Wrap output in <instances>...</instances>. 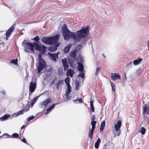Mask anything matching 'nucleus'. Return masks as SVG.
<instances>
[{"mask_svg":"<svg viewBox=\"0 0 149 149\" xmlns=\"http://www.w3.org/2000/svg\"><path fill=\"white\" fill-rule=\"evenodd\" d=\"M89 26L84 27L76 32H72L69 31L66 25L64 24L62 27V32L65 40L73 39L75 42L81 40L82 44L85 45L87 40L86 38L89 32Z\"/></svg>","mask_w":149,"mask_h":149,"instance_id":"nucleus-1","label":"nucleus"},{"mask_svg":"<svg viewBox=\"0 0 149 149\" xmlns=\"http://www.w3.org/2000/svg\"><path fill=\"white\" fill-rule=\"evenodd\" d=\"M25 44L26 45L24 47L25 52H29L30 53H33L34 52V47H35V50L42 51V53H44L46 51L47 47L42 45L40 42H34L33 43L26 42Z\"/></svg>","mask_w":149,"mask_h":149,"instance_id":"nucleus-2","label":"nucleus"},{"mask_svg":"<svg viewBox=\"0 0 149 149\" xmlns=\"http://www.w3.org/2000/svg\"><path fill=\"white\" fill-rule=\"evenodd\" d=\"M59 38V36L58 34H57L54 37L49 38L44 37L42 38V41L45 43L51 45L57 43Z\"/></svg>","mask_w":149,"mask_h":149,"instance_id":"nucleus-3","label":"nucleus"},{"mask_svg":"<svg viewBox=\"0 0 149 149\" xmlns=\"http://www.w3.org/2000/svg\"><path fill=\"white\" fill-rule=\"evenodd\" d=\"M39 62L38 66V73H39L44 69L45 67L46 64L45 61L42 59V56L41 54L38 55Z\"/></svg>","mask_w":149,"mask_h":149,"instance_id":"nucleus-4","label":"nucleus"},{"mask_svg":"<svg viewBox=\"0 0 149 149\" xmlns=\"http://www.w3.org/2000/svg\"><path fill=\"white\" fill-rule=\"evenodd\" d=\"M53 68L50 65H47L46 67V70L44 71L45 75L46 77L51 76L52 74Z\"/></svg>","mask_w":149,"mask_h":149,"instance_id":"nucleus-5","label":"nucleus"},{"mask_svg":"<svg viewBox=\"0 0 149 149\" xmlns=\"http://www.w3.org/2000/svg\"><path fill=\"white\" fill-rule=\"evenodd\" d=\"M36 87V82H33L31 81L29 85V91L31 93H33L35 90Z\"/></svg>","mask_w":149,"mask_h":149,"instance_id":"nucleus-6","label":"nucleus"},{"mask_svg":"<svg viewBox=\"0 0 149 149\" xmlns=\"http://www.w3.org/2000/svg\"><path fill=\"white\" fill-rule=\"evenodd\" d=\"M52 101L51 99L48 98L45 100H44L42 102H40V106L41 108H44L49 103H50Z\"/></svg>","mask_w":149,"mask_h":149,"instance_id":"nucleus-7","label":"nucleus"},{"mask_svg":"<svg viewBox=\"0 0 149 149\" xmlns=\"http://www.w3.org/2000/svg\"><path fill=\"white\" fill-rule=\"evenodd\" d=\"M15 25L14 24L10 27V28L7 31L6 34V38H8L10 34H11L15 28Z\"/></svg>","mask_w":149,"mask_h":149,"instance_id":"nucleus-8","label":"nucleus"},{"mask_svg":"<svg viewBox=\"0 0 149 149\" xmlns=\"http://www.w3.org/2000/svg\"><path fill=\"white\" fill-rule=\"evenodd\" d=\"M59 54V52H57L56 54V53L54 54H52L50 52H48L47 54L50 56L51 59L54 61H56V59L58 58V55Z\"/></svg>","mask_w":149,"mask_h":149,"instance_id":"nucleus-9","label":"nucleus"},{"mask_svg":"<svg viewBox=\"0 0 149 149\" xmlns=\"http://www.w3.org/2000/svg\"><path fill=\"white\" fill-rule=\"evenodd\" d=\"M68 63L69 64L70 66L72 68H74L75 66V59L74 58H68Z\"/></svg>","mask_w":149,"mask_h":149,"instance_id":"nucleus-10","label":"nucleus"},{"mask_svg":"<svg viewBox=\"0 0 149 149\" xmlns=\"http://www.w3.org/2000/svg\"><path fill=\"white\" fill-rule=\"evenodd\" d=\"M111 78L113 81H115L117 79H120L121 78L119 74L118 73H112L111 75Z\"/></svg>","mask_w":149,"mask_h":149,"instance_id":"nucleus-11","label":"nucleus"},{"mask_svg":"<svg viewBox=\"0 0 149 149\" xmlns=\"http://www.w3.org/2000/svg\"><path fill=\"white\" fill-rule=\"evenodd\" d=\"M79 59L82 60L81 58H79L78 59L77 61V62L78 65V66L77 67V69L79 71L81 72H82L84 70V66L83 64L79 62Z\"/></svg>","mask_w":149,"mask_h":149,"instance_id":"nucleus-12","label":"nucleus"},{"mask_svg":"<svg viewBox=\"0 0 149 149\" xmlns=\"http://www.w3.org/2000/svg\"><path fill=\"white\" fill-rule=\"evenodd\" d=\"M143 114L145 115V113L147 114H149V104L145 105L143 107Z\"/></svg>","mask_w":149,"mask_h":149,"instance_id":"nucleus-13","label":"nucleus"},{"mask_svg":"<svg viewBox=\"0 0 149 149\" xmlns=\"http://www.w3.org/2000/svg\"><path fill=\"white\" fill-rule=\"evenodd\" d=\"M62 62L63 64V66L64 68V71H65L69 67V65L67 63V61L66 58H65L62 59Z\"/></svg>","mask_w":149,"mask_h":149,"instance_id":"nucleus-14","label":"nucleus"},{"mask_svg":"<svg viewBox=\"0 0 149 149\" xmlns=\"http://www.w3.org/2000/svg\"><path fill=\"white\" fill-rule=\"evenodd\" d=\"M121 125V121L119 120L118 121L117 124L114 125V128L116 131H118Z\"/></svg>","mask_w":149,"mask_h":149,"instance_id":"nucleus-15","label":"nucleus"},{"mask_svg":"<svg viewBox=\"0 0 149 149\" xmlns=\"http://www.w3.org/2000/svg\"><path fill=\"white\" fill-rule=\"evenodd\" d=\"M74 73V70H72L71 69H69L67 70V72L66 73L67 76L68 77L69 76L71 77H72Z\"/></svg>","mask_w":149,"mask_h":149,"instance_id":"nucleus-16","label":"nucleus"},{"mask_svg":"<svg viewBox=\"0 0 149 149\" xmlns=\"http://www.w3.org/2000/svg\"><path fill=\"white\" fill-rule=\"evenodd\" d=\"M76 50H74L70 54V57L69 58H76Z\"/></svg>","mask_w":149,"mask_h":149,"instance_id":"nucleus-17","label":"nucleus"},{"mask_svg":"<svg viewBox=\"0 0 149 149\" xmlns=\"http://www.w3.org/2000/svg\"><path fill=\"white\" fill-rule=\"evenodd\" d=\"M72 45L69 44L67 45L66 46L64 47L63 49V52L64 53H67L69 51L70 48L72 46Z\"/></svg>","mask_w":149,"mask_h":149,"instance_id":"nucleus-18","label":"nucleus"},{"mask_svg":"<svg viewBox=\"0 0 149 149\" xmlns=\"http://www.w3.org/2000/svg\"><path fill=\"white\" fill-rule=\"evenodd\" d=\"M59 45L58 44L55 46H51L49 48V50L50 52H53L57 49V47Z\"/></svg>","mask_w":149,"mask_h":149,"instance_id":"nucleus-19","label":"nucleus"},{"mask_svg":"<svg viewBox=\"0 0 149 149\" xmlns=\"http://www.w3.org/2000/svg\"><path fill=\"white\" fill-rule=\"evenodd\" d=\"M142 59L141 58H139L135 60L134 61L133 63L134 65H137L139 64L142 61Z\"/></svg>","mask_w":149,"mask_h":149,"instance_id":"nucleus-20","label":"nucleus"},{"mask_svg":"<svg viewBox=\"0 0 149 149\" xmlns=\"http://www.w3.org/2000/svg\"><path fill=\"white\" fill-rule=\"evenodd\" d=\"M101 139L100 138L98 139L95 144V148H98Z\"/></svg>","mask_w":149,"mask_h":149,"instance_id":"nucleus-21","label":"nucleus"},{"mask_svg":"<svg viewBox=\"0 0 149 149\" xmlns=\"http://www.w3.org/2000/svg\"><path fill=\"white\" fill-rule=\"evenodd\" d=\"M105 125V121L104 120L102 121L101 123L100 128V131H103Z\"/></svg>","mask_w":149,"mask_h":149,"instance_id":"nucleus-22","label":"nucleus"},{"mask_svg":"<svg viewBox=\"0 0 149 149\" xmlns=\"http://www.w3.org/2000/svg\"><path fill=\"white\" fill-rule=\"evenodd\" d=\"M94 100H91L90 101L91 109L92 112H94L95 111V109L93 106V103Z\"/></svg>","mask_w":149,"mask_h":149,"instance_id":"nucleus-23","label":"nucleus"},{"mask_svg":"<svg viewBox=\"0 0 149 149\" xmlns=\"http://www.w3.org/2000/svg\"><path fill=\"white\" fill-rule=\"evenodd\" d=\"M10 116L9 114H6L4 115L2 117L0 118V119H1L2 121L6 120L9 118Z\"/></svg>","mask_w":149,"mask_h":149,"instance_id":"nucleus-24","label":"nucleus"},{"mask_svg":"<svg viewBox=\"0 0 149 149\" xmlns=\"http://www.w3.org/2000/svg\"><path fill=\"white\" fill-rule=\"evenodd\" d=\"M63 81L62 80H60L58 81V83L56 84V88L57 90H58L59 87V86L61 85L63 83Z\"/></svg>","mask_w":149,"mask_h":149,"instance_id":"nucleus-25","label":"nucleus"},{"mask_svg":"<svg viewBox=\"0 0 149 149\" xmlns=\"http://www.w3.org/2000/svg\"><path fill=\"white\" fill-rule=\"evenodd\" d=\"M140 132L142 135H144L146 131L145 128L144 127H141L139 130Z\"/></svg>","mask_w":149,"mask_h":149,"instance_id":"nucleus-26","label":"nucleus"},{"mask_svg":"<svg viewBox=\"0 0 149 149\" xmlns=\"http://www.w3.org/2000/svg\"><path fill=\"white\" fill-rule=\"evenodd\" d=\"M38 97L39 96H37L35 98H34L33 100H32L31 103L32 107H33V105L37 101Z\"/></svg>","mask_w":149,"mask_h":149,"instance_id":"nucleus-27","label":"nucleus"},{"mask_svg":"<svg viewBox=\"0 0 149 149\" xmlns=\"http://www.w3.org/2000/svg\"><path fill=\"white\" fill-rule=\"evenodd\" d=\"M78 101L79 102H82V100L81 97H77L76 100H75L73 101L74 102H75L76 103H77L76 101Z\"/></svg>","mask_w":149,"mask_h":149,"instance_id":"nucleus-28","label":"nucleus"},{"mask_svg":"<svg viewBox=\"0 0 149 149\" xmlns=\"http://www.w3.org/2000/svg\"><path fill=\"white\" fill-rule=\"evenodd\" d=\"M82 47V45L81 44L79 45L76 46L74 50H76L77 52L78 51H79L81 49Z\"/></svg>","mask_w":149,"mask_h":149,"instance_id":"nucleus-29","label":"nucleus"},{"mask_svg":"<svg viewBox=\"0 0 149 149\" xmlns=\"http://www.w3.org/2000/svg\"><path fill=\"white\" fill-rule=\"evenodd\" d=\"M110 83L111 84V86L112 87V91L113 92L115 91V86L114 84L111 81H110Z\"/></svg>","mask_w":149,"mask_h":149,"instance_id":"nucleus-30","label":"nucleus"},{"mask_svg":"<svg viewBox=\"0 0 149 149\" xmlns=\"http://www.w3.org/2000/svg\"><path fill=\"white\" fill-rule=\"evenodd\" d=\"M65 84L67 85V86L70 85V78L68 77L66 78L65 79Z\"/></svg>","mask_w":149,"mask_h":149,"instance_id":"nucleus-31","label":"nucleus"},{"mask_svg":"<svg viewBox=\"0 0 149 149\" xmlns=\"http://www.w3.org/2000/svg\"><path fill=\"white\" fill-rule=\"evenodd\" d=\"M100 69L101 68L100 67H97V68L96 69V71L95 73V75L97 76L98 74Z\"/></svg>","mask_w":149,"mask_h":149,"instance_id":"nucleus-32","label":"nucleus"},{"mask_svg":"<svg viewBox=\"0 0 149 149\" xmlns=\"http://www.w3.org/2000/svg\"><path fill=\"white\" fill-rule=\"evenodd\" d=\"M11 136L14 138H17L19 136V134L17 133H14Z\"/></svg>","mask_w":149,"mask_h":149,"instance_id":"nucleus-33","label":"nucleus"},{"mask_svg":"<svg viewBox=\"0 0 149 149\" xmlns=\"http://www.w3.org/2000/svg\"><path fill=\"white\" fill-rule=\"evenodd\" d=\"M68 90L67 91V92H68V93H70L71 92V87L70 85L67 86Z\"/></svg>","mask_w":149,"mask_h":149,"instance_id":"nucleus-34","label":"nucleus"},{"mask_svg":"<svg viewBox=\"0 0 149 149\" xmlns=\"http://www.w3.org/2000/svg\"><path fill=\"white\" fill-rule=\"evenodd\" d=\"M33 40L36 41L37 42H38L39 40V38L38 36H37L32 39Z\"/></svg>","mask_w":149,"mask_h":149,"instance_id":"nucleus-35","label":"nucleus"},{"mask_svg":"<svg viewBox=\"0 0 149 149\" xmlns=\"http://www.w3.org/2000/svg\"><path fill=\"white\" fill-rule=\"evenodd\" d=\"M54 108V106H53L52 105L51 106L49 107V108H48L47 109V111H52L53 109Z\"/></svg>","mask_w":149,"mask_h":149,"instance_id":"nucleus-36","label":"nucleus"},{"mask_svg":"<svg viewBox=\"0 0 149 149\" xmlns=\"http://www.w3.org/2000/svg\"><path fill=\"white\" fill-rule=\"evenodd\" d=\"M10 63H13L14 64H16L17 63V60H11Z\"/></svg>","mask_w":149,"mask_h":149,"instance_id":"nucleus-37","label":"nucleus"},{"mask_svg":"<svg viewBox=\"0 0 149 149\" xmlns=\"http://www.w3.org/2000/svg\"><path fill=\"white\" fill-rule=\"evenodd\" d=\"M96 123V122L95 120H93L91 123V124L92 126V127H95V125Z\"/></svg>","mask_w":149,"mask_h":149,"instance_id":"nucleus-38","label":"nucleus"},{"mask_svg":"<svg viewBox=\"0 0 149 149\" xmlns=\"http://www.w3.org/2000/svg\"><path fill=\"white\" fill-rule=\"evenodd\" d=\"M84 73H82V72H81L79 75L78 76L79 77H81L83 78L84 77Z\"/></svg>","mask_w":149,"mask_h":149,"instance_id":"nucleus-39","label":"nucleus"},{"mask_svg":"<svg viewBox=\"0 0 149 149\" xmlns=\"http://www.w3.org/2000/svg\"><path fill=\"white\" fill-rule=\"evenodd\" d=\"M34 118V116H29L28 118L27 119L28 121H29L31 120H33Z\"/></svg>","mask_w":149,"mask_h":149,"instance_id":"nucleus-40","label":"nucleus"},{"mask_svg":"<svg viewBox=\"0 0 149 149\" xmlns=\"http://www.w3.org/2000/svg\"><path fill=\"white\" fill-rule=\"evenodd\" d=\"M93 132H90L88 134V136L91 139H92L93 137Z\"/></svg>","mask_w":149,"mask_h":149,"instance_id":"nucleus-41","label":"nucleus"},{"mask_svg":"<svg viewBox=\"0 0 149 149\" xmlns=\"http://www.w3.org/2000/svg\"><path fill=\"white\" fill-rule=\"evenodd\" d=\"M76 87L75 89L77 90L79 89V86L80 84L79 82L76 83L75 84Z\"/></svg>","mask_w":149,"mask_h":149,"instance_id":"nucleus-42","label":"nucleus"},{"mask_svg":"<svg viewBox=\"0 0 149 149\" xmlns=\"http://www.w3.org/2000/svg\"><path fill=\"white\" fill-rule=\"evenodd\" d=\"M23 111H23V109H22V110H21L20 111H18V114H17V115L16 116H17V115H21V114H23Z\"/></svg>","mask_w":149,"mask_h":149,"instance_id":"nucleus-43","label":"nucleus"},{"mask_svg":"<svg viewBox=\"0 0 149 149\" xmlns=\"http://www.w3.org/2000/svg\"><path fill=\"white\" fill-rule=\"evenodd\" d=\"M24 112H26L29 111V107H26L24 109H23Z\"/></svg>","mask_w":149,"mask_h":149,"instance_id":"nucleus-44","label":"nucleus"},{"mask_svg":"<svg viewBox=\"0 0 149 149\" xmlns=\"http://www.w3.org/2000/svg\"><path fill=\"white\" fill-rule=\"evenodd\" d=\"M79 58H81V59H82V60H81L80 59H79V62L81 63H83V59L81 57H79V58H77V60L78 59H79Z\"/></svg>","mask_w":149,"mask_h":149,"instance_id":"nucleus-45","label":"nucleus"},{"mask_svg":"<svg viewBox=\"0 0 149 149\" xmlns=\"http://www.w3.org/2000/svg\"><path fill=\"white\" fill-rule=\"evenodd\" d=\"M132 62H130L127 65V66L129 67L130 68H131L132 67Z\"/></svg>","mask_w":149,"mask_h":149,"instance_id":"nucleus-46","label":"nucleus"},{"mask_svg":"<svg viewBox=\"0 0 149 149\" xmlns=\"http://www.w3.org/2000/svg\"><path fill=\"white\" fill-rule=\"evenodd\" d=\"M95 128V127H92L91 129L90 130V132H93Z\"/></svg>","mask_w":149,"mask_h":149,"instance_id":"nucleus-47","label":"nucleus"},{"mask_svg":"<svg viewBox=\"0 0 149 149\" xmlns=\"http://www.w3.org/2000/svg\"><path fill=\"white\" fill-rule=\"evenodd\" d=\"M22 141L23 142L25 143H27V142H26V140L24 138H23V139L22 140Z\"/></svg>","mask_w":149,"mask_h":149,"instance_id":"nucleus-48","label":"nucleus"},{"mask_svg":"<svg viewBox=\"0 0 149 149\" xmlns=\"http://www.w3.org/2000/svg\"><path fill=\"white\" fill-rule=\"evenodd\" d=\"M95 119V115H93L92 117V120H94Z\"/></svg>","mask_w":149,"mask_h":149,"instance_id":"nucleus-49","label":"nucleus"},{"mask_svg":"<svg viewBox=\"0 0 149 149\" xmlns=\"http://www.w3.org/2000/svg\"><path fill=\"white\" fill-rule=\"evenodd\" d=\"M58 103H57V102H56L55 103H54L52 105H53V106H54V108L55 107V106L57 105H58Z\"/></svg>","mask_w":149,"mask_h":149,"instance_id":"nucleus-50","label":"nucleus"},{"mask_svg":"<svg viewBox=\"0 0 149 149\" xmlns=\"http://www.w3.org/2000/svg\"><path fill=\"white\" fill-rule=\"evenodd\" d=\"M69 93H68V92H66L65 94V96L66 97V98H67L69 96Z\"/></svg>","mask_w":149,"mask_h":149,"instance_id":"nucleus-51","label":"nucleus"},{"mask_svg":"<svg viewBox=\"0 0 149 149\" xmlns=\"http://www.w3.org/2000/svg\"><path fill=\"white\" fill-rule=\"evenodd\" d=\"M118 132V133L117 135L118 136H119L120 134V130L119 131V130Z\"/></svg>","mask_w":149,"mask_h":149,"instance_id":"nucleus-52","label":"nucleus"},{"mask_svg":"<svg viewBox=\"0 0 149 149\" xmlns=\"http://www.w3.org/2000/svg\"><path fill=\"white\" fill-rule=\"evenodd\" d=\"M106 144H105L104 146H103L102 149H106Z\"/></svg>","mask_w":149,"mask_h":149,"instance_id":"nucleus-53","label":"nucleus"},{"mask_svg":"<svg viewBox=\"0 0 149 149\" xmlns=\"http://www.w3.org/2000/svg\"><path fill=\"white\" fill-rule=\"evenodd\" d=\"M147 45H148V50L149 51V40H148V41Z\"/></svg>","mask_w":149,"mask_h":149,"instance_id":"nucleus-54","label":"nucleus"},{"mask_svg":"<svg viewBox=\"0 0 149 149\" xmlns=\"http://www.w3.org/2000/svg\"><path fill=\"white\" fill-rule=\"evenodd\" d=\"M54 81H55V80H53L50 83V84L51 85H52V84H54L55 83H54Z\"/></svg>","mask_w":149,"mask_h":149,"instance_id":"nucleus-55","label":"nucleus"},{"mask_svg":"<svg viewBox=\"0 0 149 149\" xmlns=\"http://www.w3.org/2000/svg\"><path fill=\"white\" fill-rule=\"evenodd\" d=\"M5 135H9L8 134H6V133H5L2 136H0V138H1L3 136H4Z\"/></svg>","mask_w":149,"mask_h":149,"instance_id":"nucleus-56","label":"nucleus"},{"mask_svg":"<svg viewBox=\"0 0 149 149\" xmlns=\"http://www.w3.org/2000/svg\"><path fill=\"white\" fill-rule=\"evenodd\" d=\"M1 92H2L3 94L4 95H5L6 94V91H2Z\"/></svg>","mask_w":149,"mask_h":149,"instance_id":"nucleus-57","label":"nucleus"},{"mask_svg":"<svg viewBox=\"0 0 149 149\" xmlns=\"http://www.w3.org/2000/svg\"><path fill=\"white\" fill-rule=\"evenodd\" d=\"M25 125H23L21 127V129H22L24 127H25Z\"/></svg>","mask_w":149,"mask_h":149,"instance_id":"nucleus-58","label":"nucleus"},{"mask_svg":"<svg viewBox=\"0 0 149 149\" xmlns=\"http://www.w3.org/2000/svg\"><path fill=\"white\" fill-rule=\"evenodd\" d=\"M25 41H26V40H24L23 41V42H22V44H24V43H25Z\"/></svg>","mask_w":149,"mask_h":149,"instance_id":"nucleus-59","label":"nucleus"},{"mask_svg":"<svg viewBox=\"0 0 149 149\" xmlns=\"http://www.w3.org/2000/svg\"><path fill=\"white\" fill-rule=\"evenodd\" d=\"M49 111H47L46 113H45V114L46 115H47L48 113H49Z\"/></svg>","mask_w":149,"mask_h":149,"instance_id":"nucleus-60","label":"nucleus"},{"mask_svg":"<svg viewBox=\"0 0 149 149\" xmlns=\"http://www.w3.org/2000/svg\"><path fill=\"white\" fill-rule=\"evenodd\" d=\"M102 55L105 58H106V57L105 56L104 54H103Z\"/></svg>","mask_w":149,"mask_h":149,"instance_id":"nucleus-61","label":"nucleus"},{"mask_svg":"<svg viewBox=\"0 0 149 149\" xmlns=\"http://www.w3.org/2000/svg\"><path fill=\"white\" fill-rule=\"evenodd\" d=\"M137 71H139L140 72V69H139L138 70H137Z\"/></svg>","mask_w":149,"mask_h":149,"instance_id":"nucleus-62","label":"nucleus"},{"mask_svg":"<svg viewBox=\"0 0 149 149\" xmlns=\"http://www.w3.org/2000/svg\"><path fill=\"white\" fill-rule=\"evenodd\" d=\"M125 79H126V78H127V77H126V74H125Z\"/></svg>","mask_w":149,"mask_h":149,"instance_id":"nucleus-63","label":"nucleus"},{"mask_svg":"<svg viewBox=\"0 0 149 149\" xmlns=\"http://www.w3.org/2000/svg\"><path fill=\"white\" fill-rule=\"evenodd\" d=\"M139 149V148H138V149Z\"/></svg>","mask_w":149,"mask_h":149,"instance_id":"nucleus-64","label":"nucleus"}]
</instances>
